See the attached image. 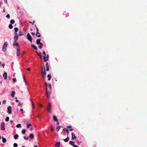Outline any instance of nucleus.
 Returning a JSON list of instances; mask_svg holds the SVG:
<instances>
[{
  "mask_svg": "<svg viewBox=\"0 0 147 147\" xmlns=\"http://www.w3.org/2000/svg\"><path fill=\"white\" fill-rule=\"evenodd\" d=\"M42 77L43 78H44L46 76L45 75H42Z\"/></svg>",
  "mask_w": 147,
  "mask_h": 147,
  "instance_id": "680f3d73",
  "label": "nucleus"
},
{
  "mask_svg": "<svg viewBox=\"0 0 147 147\" xmlns=\"http://www.w3.org/2000/svg\"><path fill=\"white\" fill-rule=\"evenodd\" d=\"M46 70L47 71H49V66L46 67Z\"/></svg>",
  "mask_w": 147,
  "mask_h": 147,
  "instance_id": "ea45409f",
  "label": "nucleus"
},
{
  "mask_svg": "<svg viewBox=\"0 0 147 147\" xmlns=\"http://www.w3.org/2000/svg\"><path fill=\"white\" fill-rule=\"evenodd\" d=\"M49 56L48 54H47V55L46 57V56H44L43 57V59H44V61L45 62H46L48 60V59L49 58Z\"/></svg>",
  "mask_w": 147,
  "mask_h": 147,
  "instance_id": "6e6552de",
  "label": "nucleus"
},
{
  "mask_svg": "<svg viewBox=\"0 0 147 147\" xmlns=\"http://www.w3.org/2000/svg\"><path fill=\"white\" fill-rule=\"evenodd\" d=\"M16 127H17V128H20V127H21V125L20 124V123H19V124H18L16 125Z\"/></svg>",
  "mask_w": 147,
  "mask_h": 147,
  "instance_id": "f704fd0d",
  "label": "nucleus"
},
{
  "mask_svg": "<svg viewBox=\"0 0 147 147\" xmlns=\"http://www.w3.org/2000/svg\"><path fill=\"white\" fill-rule=\"evenodd\" d=\"M26 131V129H23L22 131V134H23V135L24 134H25Z\"/></svg>",
  "mask_w": 147,
  "mask_h": 147,
  "instance_id": "393cba45",
  "label": "nucleus"
},
{
  "mask_svg": "<svg viewBox=\"0 0 147 147\" xmlns=\"http://www.w3.org/2000/svg\"><path fill=\"white\" fill-rule=\"evenodd\" d=\"M36 36L38 37H39L40 36L41 34L38 32H37L36 34Z\"/></svg>",
  "mask_w": 147,
  "mask_h": 147,
  "instance_id": "aec40b11",
  "label": "nucleus"
},
{
  "mask_svg": "<svg viewBox=\"0 0 147 147\" xmlns=\"http://www.w3.org/2000/svg\"><path fill=\"white\" fill-rule=\"evenodd\" d=\"M45 84L46 86H47L48 84L46 82H45Z\"/></svg>",
  "mask_w": 147,
  "mask_h": 147,
  "instance_id": "338daca9",
  "label": "nucleus"
},
{
  "mask_svg": "<svg viewBox=\"0 0 147 147\" xmlns=\"http://www.w3.org/2000/svg\"><path fill=\"white\" fill-rule=\"evenodd\" d=\"M18 106L22 107V102H19L18 103Z\"/></svg>",
  "mask_w": 147,
  "mask_h": 147,
  "instance_id": "b1692460",
  "label": "nucleus"
},
{
  "mask_svg": "<svg viewBox=\"0 0 147 147\" xmlns=\"http://www.w3.org/2000/svg\"><path fill=\"white\" fill-rule=\"evenodd\" d=\"M29 22L30 24L32 23V24H34V23L35 22V21H34L32 22H30V21H29Z\"/></svg>",
  "mask_w": 147,
  "mask_h": 147,
  "instance_id": "a19ab883",
  "label": "nucleus"
},
{
  "mask_svg": "<svg viewBox=\"0 0 147 147\" xmlns=\"http://www.w3.org/2000/svg\"><path fill=\"white\" fill-rule=\"evenodd\" d=\"M18 34H14V42H16V41L18 39Z\"/></svg>",
  "mask_w": 147,
  "mask_h": 147,
  "instance_id": "39448f33",
  "label": "nucleus"
},
{
  "mask_svg": "<svg viewBox=\"0 0 147 147\" xmlns=\"http://www.w3.org/2000/svg\"><path fill=\"white\" fill-rule=\"evenodd\" d=\"M23 78H24V81L25 82H26V81L25 80V77H24V76H23Z\"/></svg>",
  "mask_w": 147,
  "mask_h": 147,
  "instance_id": "e2e57ef3",
  "label": "nucleus"
},
{
  "mask_svg": "<svg viewBox=\"0 0 147 147\" xmlns=\"http://www.w3.org/2000/svg\"><path fill=\"white\" fill-rule=\"evenodd\" d=\"M36 32H38V31H39L38 29V28L37 27H36Z\"/></svg>",
  "mask_w": 147,
  "mask_h": 147,
  "instance_id": "6e6d98bb",
  "label": "nucleus"
},
{
  "mask_svg": "<svg viewBox=\"0 0 147 147\" xmlns=\"http://www.w3.org/2000/svg\"><path fill=\"white\" fill-rule=\"evenodd\" d=\"M17 50L16 55L17 56H19L20 55V48H16Z\"/></svg>",
  "mask_w": 147,
  "mask_h": 147,
  "instance_id": "0eeeda50",
  "label": "nucleus"
},
{
  "mask_svg": "<svg viewBox=\"0 0 147 147\" xmlns=\"http://www.w3.org/2000/svg\"><path fill=\"white\" fill-rule=\"evenodd\" d=\"M47 77L48 78V80H50L51 78V75L50 74H48L47 75Z\"/></svg>",
  "mask_w": 147,
  "mask_h": 147,
  "instance_id": "c85d7f7f",
  "label": "nucleus"
},
{
  "mask_svg": "<svg viewBox=\"0 0 147 147\" xmlns=\"http://www.w3.org/2000/svg\"><path fill=\"white\" fill-rule=\"evenodd\" d=\"M48 92H49L48 91L47 88H46V92L47 93Z\"/></svg>",
  "mask_w": 147,
  "mask_h": 147,
  "instance_id": "052dcab7",
  "label": "nucleus"
},
{
  "mask_svg": "<svg viewBox=\"0 0 147 147\" xmlns=\"http://www.w3.org/2000/svg\"><path fill=\"white\" fill-rule=\"evenodd\" d=\"M63 130L64 131L66 132L67 134H68L69 133L68 130L67 128H64L63 129Z\"/></svg>",
  "mask_w": 147,
  "mask_h": 147,
  "instance_id": "a878e982",
  "label": "nucleus"
},
{
  "mask_svg": "<svg viewBox=\"0 0 147 147\" xmlns=\"http://www.w3.org/2000/svg\"><path fill=\"white\" fill-rule=\"evenodd\" d=\"M13 146L14 147H17L18 146L17 144L16 143H14Z\"/></svg>",
  "mask_w": 147,
  "mask_h": 147,
  "instance_id": "4c0bfd02",
  "label": "nucleus"
},
{
  "mask_svg": "<svg viewBox=\"0 0 147 147\" xmlns=\"http://www.w3.org/2000/svg\"><path fill=\"white\" fill-rule=\"evenodd\" d=\"M69 144L70 145H72L73 146V145H74V142H73L72 141H69Z\"/></svg>",
  "mask_w": 147,
  "mask_h": 147,
  "instance_id": "7c9ffc66",
  "label": "nucleus"
},
{
  "mask_svg": "<svg viewBox=\"0 0 147 147\" xmlns=\"http://www.w3.org/2000/svg\"><path fill=\"white\" fill-rule=\"evenodd\" d=\"M51 103H49L47 107V110L49 113L51 112Z\"/></svg>",
  "mask_w": 147,
  "mask_h": 147,
  "instance_id": "20e7f679",
  "label": "nucleus"
},
{
  "mask_svg": "<svg viewBox=\"0 0 147 147\" xmlns=\"http://www.w3.org/2000/svg\"><path fill=\"white\" fill-rule=\"evenodd\" d=\"M23 34V33L22 32L21 30L20 31L19 33V35L21 36Z\"/></svg>",
  "mask_w": 147,
  "mask_h": 147,
  "instance_id": "c756f323",
  "label": "nucleus"
},
{
  "mask_svg": "<svg viewBox=\"0 0 147 147\" xmlns=\"http://www.w3.org/2000/svg\"><path fill=\"white\" fill-rule=\"evenodd\" d=\"M53 119L55 121H58V120H57L56 116L55 115H54L53 116Z\"/></svg>",
  "mask_w": 147,
  "mask_h": 147,
  "instance_id": "4be33fe9",
  "label": "nucleus"
},
{
  "mask_svg": "<svg viewBox=\"0 0 147 147\" xmlns=\"http://www.w3.org/2000/svg\"><path fill=\"white\" fill-rule=\"evenodd\" d=\"M43 54L44 55V56H46V53H45V51H43Z\"/></svg>",
  "mask_w": 147,
  "mask_h": 147,
  "instance_id": "09e8293b",
  "label": "nucleus"
},
{
  "mask_svg": "<svg viewBox=\"0 0 147 147\" xmlns=\"http://www.w3.org/2000/svg\"><path fill=\"white\" fill-rule=\"evenodd\" d=\"M40 39H37L36 41V44L38 45H39V44L41 43L40 42Z\"/></svg>",
  "mask_w": 147,
  "mask_h": 147,
  "instance_id": "f8f14e48",
  "label": "nucleus"
},
{
  "mask_svg": "<svg viewBox=\"0 0 147 147\" xmlns=\"http://www.w3.org/2000/svg\"><path fill=\"white\" fill-rule=\"evenodd\" d=\"M49 87L50 89H51V84H49Z\"/></svg>",
  "mask_w": 147,
  "mask_h": 147,
  "instance_id": "864d4df0",
  "label": "nucleus"
},
{
  "mask_svg": "<svg viewBox=\"0 0 147 147\" xmlns=\"http://www.w3.org/2000/svg\"><path fill=\"white\" fill-rule=\"evenodd\" d=\"M9 117H6L5 120L6 121H9Z\"/></svg>",
  "mask_w": 147,
  "mask_h": 147,
  "instance_id": "e433bc0d",
  "label": "nucleus"
},
{
  "mask_svg": "<svg viewBox=\"0 0 147 147\" xmlns=\"http://www.w3.org/2000/svg\"><path fill=\"white\" fill-rule=\"evenodd\" d=\"M53 130H54V129H53V127L52 126H51V131L53 132Z\"/></svg>",
  "mask_w": 147,
  "mask_h": 147,
  "instance_id": "603ef678",
  "label": "nucleus"
},
{
  "mask_svg": "<svg viewBox=\"0 0 147 147\" xmlns=\"http://www.w3.org/2000/svg\"><path fill=\"white\" fill-rule=\"evenodd\" d=\"M4 2L5 3H7V0H4Z\"/></svg>",
  "mask_w": 147,
  "mask_h": 147,
  "instance_id": "bf43d9fd",
  "label": "nucleus"
},
{
  "mask_svg": "<svg viewBox=\"0 0 147 147\" xmlns=\"http://www.w3.org/2000/svg\"><path fill=\"white\" fill-rule=\"evenodd\" d=\"M73 146L74 147H79L78 146H77V145H73Z\"/></svg>",
  "mask_w": 147,
  "mask_h": 147,
  "instance_id": "4d7b16f0",
  "label": "nucleus"
},
{
  "mask_svg": "<svg viewBox=\"0 0 147 147\" xmlns=\"http://www.w3.org/2000/svg\"><path fill=\"white\" fill-rule=\"evenodd\" d=\"M31 126V124H28V125H27V127L28 128H29V127H30V126Z\"/></svg>",
  "mask_w": 147,
  "mask_h": 147,
  "instance_id": "c03bdc74",
  "label": "nucleus"
},
{
  "mask_svg": "<svg viewBox=\"0 0 147 147\" xmlns=\"http://www.w3.org/2000/svg\"><path fill=\"white\" fill-rule=\"evenodd\" d=\"M29 138L31 139H33L34 138V136L32 134H31L29 136Z\"/></svg>",
  "mask_w": 147,
  "mask_h": 147,
  "instance_id": "dca6fc26",
  "label": "nucleus"
},
{
  "mask_svg": "<svg viewBox=\"0 0 147 147\" xmlns=\"http://www.w3.org/2000/svg\"><path fill=\"white\" fill-rule=\"evenodd\" d=\"M18 135L17 134L15 135L14 136V138L16 140L18 139Z\"/></svg>",
  "mask_w": 147,
  "mask_h": 147,
  "instance_id": "5701e85b",
  "label": "nucleus"
},
{
  "mask_svg": "<svg viewBox=\"0 0 147 147\" xmlns=\"http://www.w3.org/2000/svg\"><path fill=\"white\" fill-rule=\"evenodd\" d=\"M6 17L7 18L9 19L10 18V15L9 14H7Z\"/></svg>",
  "mask_w": 147,
  "mask_h": 147,
  "instance_id": "58836bf2",
  "label": "nucleus"
},
{
  "mask_svg": "<svg viewBox=\"0 0 147 147\" xmlns=\"http://www.w3.org/2000/svg\"><path fill=\"white\" fill-rule=\"evenodd\" d=\"M46 67L49 66V65L48 63L47 62L46 63Z\"/></svg>",
  "mask_w": 147,
  "mask_h": 147,
  "instance_id": "49530a36",
  "label": "nucleus"
},
{
  "mask_svg": "<svg viewBox=\"0 0 147 147\" xmlns=\"http://www.w3.org/2000/svg\"><path fill=\"white\" fill-rule=\"evenodd\" d=\"M69 140V138L68 137H67L66 138L64 139V141L65 142H68Z\"/></svg>",
  "mask_w": 147,
  "mask_h": 147,
  "instance_id": "cd10ccee",
  "label": "nucleus"
},
{
  "mask_svg": "<svg viewBox=\"0 0 147 147\" xmlns=\"http://www.w3.org/2000/svg\"><path fill=\"white\" fill-rule=\"evenodd\" d=\"M31 34L33 36H34L35 35V33L33 32H31Z\"/></svg>",
  "mask_w": 147,
  "mask_h": 147,
  "instance_id": "3c124183",
  "label": "nucleus"
},
{
  "mask_svg": "<svg viewBox=\"0 0 147 147\" xmlns=\"http://www.w3.org/2000/svg\"><path fill=\"white\" fill-rule=\"evenodd\" d=\"M7 112L9 114H11V113L12 110L10 106H9L7 108Z\"/></svg>",
  "mask_w": 147,
  "mask_h": 147,
  "instance_id": "7ed1b4c3",
  "label": "nucleus"
},
{
  "mask_svg": "<svg viewBox=\"0 0 147 147\" xmlns=\"http://www.w3.org/2000/svg\"><path fill=\"white\" fill-rule=\"evenodd\" d=\"M39 45L38 47L40 49H41V48H42V46L43 45V44L42 43H41L40 44H39Z\"/></svg>",
  "mask_w": 147,
  "mask_h": 147,
  "instance_id": "2f4dec72",
  "label": "nucleus"
},
{
  "mask_svg": "<svg viewBox=\"0 0 147 147\" xmlns=\"http://www.w3.org/2000/svg\"><path fill=\"white\" fill-rule=\"evenodd\" d=\"M60 128H61V127L60 126H58V127H57V128H56L57 131H59V130L60 129Z\"/></svg>",
  "mask_w": 147,
  "mask_h": 147,
  "instance_id": "72a5a7b5",
  "label": "nucleus"
},
{
  "mask_svg": "<svg viewBox=\"0 0 147 147\" xmlns=\"http://www.w3.org/2000/svg\"><path fill=\"white\" fill-rule=\"evenodd\" d=\"M69 130L70 131H73V129H72V128H71V129H69Z\"/></svg>",
  "mask_w": 147,
  "mask_h": 147,
  "instance_id": "69168bd1",
  "label": "nucleus"
},
{
  "mask_svg": "<svg viewBox=\"0 0 147 147\" xmlns=\"http://www.w3.org/2000/svg\"><path fill=\"white\" fill-rule=\"evenodd\" d=\"M6 100H3V104H5L6 103Z\"/></svg>",
  "mask_w": 147,
  "mask_h": 147,
  "instance_id": "79ce46f5",
  "label": "nucleus"
},
{
  "mask_svg": "<svg viewBox=\"0 0 147 147\" xmlns=\"http://www.w3.org/2000/svg\"><path fill=\"white\" fill-rule=\"evenodd\" d=\"M10 123H11V124H13V121L12 120H11L10 121Z\"/></svg>",
  "mask_w": 147,
  "mask_h": 147,
  "instance_id": "13d9d810",
  "label": "nucleus"
},
{
  "mask_svg": "<svg viewBox=\"0 0 147 147\" xmlns=\"http://www.w3.org/2000/svg\"><path fill=\"white\" fill-rule=\"evenodd\" d=\"M24 138L25 139V140L26 139V140H28L29 139L28 137H26V136H24Z\"/></svg>",
  "mask_w": 147,
  "mask_h": 147,
  "instance_id": "a18cd8bd",
  "label": "nucleus"
},
{
  "mask_svg": "<svg viewBox=\"0 0 147 147\" xmlns=\"http://www.w3.org/2000/svg\"><path fill=\"white\" fill-rule=\"evenodd\" d=\"M27 70L28 71H30V68L29 67H28L27 69Z\"/></svg>",
  "mask_w": 147,
  "mask_h": 147,
  "instance_id": "8fccbe9b",
  "label": "nucleus"
},
{
  "mask_svg": "<svg viewBox=\"0 0 147 147\" xmlns=\"http://www.w3.org/2000/svg\"><path fill=\"white\" fill-rule=\"evenodd\" d=\"M5 123L4 122H2L1 125V129L3 130H4L5 129Z\"/></svg>",
  "mask_w": 147,
  "mask_h": 147,
  "instance_id": "423d86ee",
  "label": "nucleus"
},
{
  "mask_svg": "<svg viewBox=\"0 0 147 147\" xmlns=\"http://www.w3.org/2000/svg\"><path fill=\"white\" fill-rule=\"evenodd\" d=\"M14 30L15 31V32H14V34H18L17 32H18V28H16V27L15 28H14Z\"/></svg>",
  "mask_w": 147,
  "mask_h": 147,
  "instance_id": "ddd939ff",
  "label": "nucleus"
},
{
  "mask_svg": "<svg viewBox=\"0 0 147 147\" xmlns=\"http://www.w3.org/2000/svg\"><path fill=\"white\" fill-rule=\"evenodd\" d=\"M47 95V97L49 99V96L51 94V92H48L47 93H46Z\"/></svg>",
  "mask_w": 147,
  "mask_h": 147,
  "instance_id": "a211bd4d",
  "label": "nucleus"
},
{
  "mask_svg": "<svg viewBox=\"0 0 147 147\" xmlns=\"http://www.w3.org/2000/svg\"><path fill=\"white\" fill-rule=\"evenodd\" d=\"M31 46L34 49L36 50H37L38 49L37 48L35 45H31Z\"/></svg>",
  "mask_w": 147,
  "mask_h": 147,
  "instance_id": "412c9836",
  "label": "nucleus"
},
{
  "mask_svg": "<svg viewBox=\"0 0 147 147\" xmlns=\"http://www.w3.org/2000/svg\"><path fill=\"white\" fill-rule=\"evenodd\" d=\"M13 82H16V79L15 78H13Z\"/></svg>",
  "mask_w": 147,
  "mask_h": 147,
  "instance_id": "de8ad7c7",
  "label": "nucleus"
},
{
  "mask_svg": "<svg viewBox=\"0 0 147 147\" xmlns=\"http://www.w3.org/2000/svg\"><path fill=\"white\" fill-rule=\"evenodd\" d=\"M60 143V142H56V144H55V146L57 147H59Z\"/></svg>",
  "mask_w": 147,
  "mask_h": 147,
  "instance_id": "4468645a",
  "label": "nucleus"
},
{
  "mask_svg": "<svg viewBox=\"0 0 147 147\" xmlns=\"http://www.w3.org/2000/svg\"><path fill=\"white\" fill-rule=\"evenodd\" d=\"M23 110L22 109H20V111H22V113H23Z\"/></svg>",
  "mask_w": 147,
  "mask_h": 147,
  "instance_id": "5fc2aeb1",
  "label": "nucleus"
},
{
  "mask_svg": "<svg viewBox=\"0 0 147 147\" xmlns=\"http://www.w3.org/2000/svg\"><path fill=\"white\" fill-rule=\"evenodd\" d=\"M9 27L10 29H12L13 28V26L11 24H10L9 25Z\"/></svg>",
  "mask_w": 147,
  "mask_h": 147,
  "instance_id": "c9c22d12",
  "label": "nucleus"
},
{
  "mask_svg": "<svg viewBox=\"0 0 147 147\" xmlns=\"http://www.w3.org/2000/svg\"><path fill=\"white\" fill-rule=\"evenodd\" d=\"M71 140H73L74 139H76V136H75L74 133L72 132L71 133Z\"/></svg>",
  "mask_w": 147,
  "mask_h": 147,
  "instance_id": "1a4fd4ad",
  "label": "nucleus"
},
{
  "mask_svg": "<svg viewBox=\"0 0 147 147\" xmlns=\"http://www.w3.org/2000/svg\"><path fill=\"white\" fill-rule=\"evenodd\" d=\"M27 39L31 42H32V38L29 33L27 34Z\"/></svg>",
  "mask_w": 147,
  "mask_h": 147,
  "instance_id": "f03ea898",
  "label": "nucleus"
},
{
  "mask_svg": "<svg viewBox=\"0 0 147 147\" xmlns=\"http://www.w3.org/2000/svg\"><path fill=\"white\" fill-rule=\"evenodd\" d=\"M8 44L7 42H5L2 47V50L5 52L6 51Z\"/></svg>",
  "mask_w": 147,
  "mask_h": 147,
  "instance_id": "f257e3e1",
  "label": "nucleus"
},
{
  "mask_svg": "<svg viewBox=\"0 0 147 147\" xmlns=\"http://www.w3.org/2000/svg\"><path fill=\"white\" fill-rule=\"evenodd\" d=\"M5 8H4L3 9V12H5Z\"/></svg>",
  "mask_w": 147,
  "mask_h": 147,
  "instance_id": "774afa93",
  "label": "nucleus"
},
{
  "mask_svg": "<svg viewBox=\"0 0 147 147\" xmlns=\"http://www.w3.org/2000/svg\"><path fill=\"white\" fill-rule=\"evenodd\" d=\"M15 94V92L14 91H12L11 92V96L12 97H14Z\"/></svg>",
  "mask_w": 147,
  "mask_h": 147,
  "instance_id": "6ab92c4d",
  "label": "nucleus"
},
{
  "mask_svg": "<svg viewBox=\"0 0 147 147\" xmlns=\"http://www.w3.org/2000/svg\"><path fill=\"white\" fill-rule=\"evenodd\" d=\"M38 55L40 57L41 59H42V55L41 54V52L39 53L38 54Z\"/></svg>",
  "mask_w": 147,
  "mask_h": 147,
  "instance_id": "bb28decb",
  "label": "nucleus"
},
{
  "mask_svg": "<svg viewBox=\"0 0 147 147\" xmlns=\"http://www.w3.org/2000/svg\"><path fill=\"white\" fill-rule=\"evenodd\" d=\"M14 42V43L13 44V46H16L17 47V48H18V47L20 48V46L16 42V41Z\"/></svg>",
  "mask_w": 147,
  "mask_h": 147,
  "instance_id": "9d476101",
  "label": "nucleus"
},
{
  "mask_svg": "<svg viewBox=\"0 0 147 147\" xmlns=\"http://www.w3.org/2000/svg\"><path fill=\"white\" fill-rule=\"evenodd\" d=\"M5 65V64L3 63L2 64V65L3 66V68L4 67Z\"/></svg>",
  "mask_w": 147,
  "mask_h": 147,
  "instance_id": "0e129e2a",
  "label": "nucleus"
},
{
  "mask_svg": "<svg viewBox=\"0 0 147 147\" xmlns=\"http://www.w3.org/2000/svg\"><path fill=\"white\" fill-rule=\"evenodd\" d=\"M3 77L4 79L6 80L7 78V74L6 72H5L3 75Z\"/></svg>",
  "mask_w": 147,
  "mask_h": 147,
  "instance_id": "9b49d317",
  "label": "nucleus"
},
{
  "mask_svg": "<svg viewBox=\"0 0 147 147\" xmlns=\"http://www.w3.org/2000/svg\"><path fill=\"white\" fill-rule=\"evenodd\" d=\"M2 142L4 143H5L6 141V138H4L3 136L2 137Z\"/></svg>",
  "mask_w": 147,
  "mask_h": 147,
  "instance_id": "2eb2a0df",
  "label": "nucleus"
},
{
  "mask_svg": "<svg viewBox=\"0 0 147 147\" xmlns=\"http://www.w3.org/2000/svg\"><path fill=\"white\" fill-rule=\"evenodd\" d=\"M44 71H42L41 72V74H42V75H46V71H45V67L44 66Z\"/></svg>",
  "mask_w": 147,
  "mask_h": 147,
  "instance_id": "f3484780",
  "label": "nucleus"
},
{
  "mask_svg": "<svg viewBox=\"0 0 147 147\" xmlns=\"http://www.w3.org/2000/svg\"><path fill=\"white\" fill-rule=\"evenodd\" d=\"M32 106H33V109H34V105H35V104H34V103L32 101Z\"/></svg>",
  "mask_w": 147,
  "mask_h": 147,
  "instance_id": "37998d69",
  "label": "nucleus"
},
{
  "mask_svg": "<svg viewBox=\"0 0 147 147\" xmlns=\"http://www.w3.org/2000/svg\"><path fill=\"white\" fill-rule=\"evenodd\" d=\"M10 22L11 24H14L15 23V21L13 20H10Z\"/></svg>",
  "mask_w": 147,
  "mask_h": 147,
  "instance_id": "473e14b6",
  "label": "nucleus"
}]
</instances>
